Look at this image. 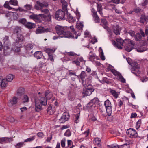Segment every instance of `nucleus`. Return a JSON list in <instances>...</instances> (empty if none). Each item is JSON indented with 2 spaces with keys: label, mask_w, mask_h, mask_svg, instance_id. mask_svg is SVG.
<instances>
[{
  "label": "nucleus",
  "mask_w": 148,
  "mask_h": 148,
  "mask_svg": "<svg viewBox=\"0 0 148 148\" xmlns=\"http://www.w3.org/2000/svg\"><path fill=\"white\" fill-rule=\"evenodd\" d=\"M126 60L127 62L129 64L133 66V67L131 69L132 73L135 74H136V73H138L139 72V66L138 64L136 62H134L133 64V65L132 64L131 62L132 60L129 58H127Z\"/></svg>",
  "instance_id": "423d86ee"
},
{
  "label": "nucleus",
  "mask_w": 148,
  "mask_h": 148,
  "mask_svg": "<svg viewBox=\"0 0 148 148\" xmlns=\"http://www.w3.org/2000/svg\"><path fill=\"white\" fill-rule=\"evenodd\" d=\"M23 40V36L20 34H18L16 39V42L18 43H19L22 42Z\"/></svg>",
  "instance_id": "b1692460"
},
{
  "label": "nucleus",
  "mask_w": 148,
  "mask_h": 148,
  "mask_svg": "<svg viewBox=\"0 0 148 148\" xmlns=\"http://www.w3.org/2000/svg\"><path fill=\"white\" fill-rule=\"evenodd\" d=\"M72 64H75L77 66H79L80 65V62L77 60H73V61L72 62Z\"/></svg>",
  "instance_id": "680f3d73"
},
{
  "label": "nucleus",
  "mask_w": 148,
  "mask_h": 148,
  "mask_svg": "<svg viewBox=\"0 0 148 148\" xmlns=\"http://www.w3.org/2000/svg\"><path fill=\"white\" fill-rule=\"evenodd\" d=\"M67 28H69V29H68V30L69 29H71L72 30L73 33V34L75 35H73V36H72L71 35V36L72 37H71V38H75V39H77V38L78 36H79L80 35V33H78L77 32L75 31V30L73 29L74 28L73 26H71L70 27Z\"/></svg>",
  "instance_id": "4468645a"
},
{
  "label": "nucleus",
  "mask_w": 148,
  "mask_h": 148,
  "mask_svg": "<svg viewBox=\"0 0 148 148\" xmlns=\"http://www.w3.org/2000/svg\"><path fill=\"white\" fill-rule=\"evenodd\" d=\"M55 28L58 34L59 35H62L61 36V37L71 38V37H72L70 32L68 31L69 28H67L66 27H63L57 25Z\"/></svg>",
  "instance_id": "f03ea898"
},
{
  "label": "nucleus",
  "mask_w": 148,
  "mask_h": 148,
  "mask_svg": "<svg viewBox=\"0 0 148 148\" xmlns=\"http://www.w3.org/2000/svg\"><path fill=\"white\" fill-rule=\"evenodd\" d=\"M83 26V25L82 23H77L76 24L77 28L79 30L82 29Z\"/></svg>",
  "instance_id": "e433bc0d"
},
{
  "label": "nucleus",
  "mask_w": 148,
  "mask_h": 148,
  "mask_svg": "<svg viewBox=\"0 0 148 148\" xmlns=\"http://www.w3.org/2000/svg\"><path fill=\"white\" fill-rule=\"evenodd\" d=\"M45 96L47 99H50L52 97V95L51 93L47 91L45 93Z\"/></svg>",
  "instance_id": "473e14b6"
},
{
  "label": "nucleus",
  "mask_w": 148,
  "mask_h": 148,
  "mask_svg": "<svg viewBox=\"0 0 148 148\" xmlns=\"http://www.w3.org/2000/svg\"><path fill=\"white\" fill-rule=\"evenodd\" d=\"M89 56L90 59L91 60H92L95 58V54L91 51L89 53Z\"/></svg>",
  "instance_id": "ea45409f"
},
{
  "label": "nucleus",
  "mask_w": 148,
  "mask_h": 148,
  "mask_svg": "<svg viewBox=\"0 0 148 148\" xmlns=\"http://www.w3.org/2000/svg\"><path fill=\"white\" fill-rule=\"evenodd\" d=\"M55 50V49L49 48H46L44 49L45 51L48 54V55H50L51 53L54 52Z\"/></svg>",
  "instance_id": "cd10ccee"
},
{
  "label": "nucleus",
  "mask_w": 148,
  "mask_h": 148,
  "mask_svg": "<svg viewBox=\"0 0 148 148\" xmlns=\"http://www.w3.org/2000/svg\"><path fill=\"white\" fill-rule=\"evenodd\" d=\"M87 75L86 72L84 71H82L80 74L77 76L78 78H80L83 81V83L84 84L83 81L84 79L87 76Z\"/></svg>",
  "instance_id": "a211bd4d"
},
{
  "label": "nucleus",
  "mask_w": 148,
  "mask_h": 148,
  "mask_svg": "<svg viewBox=\"0 0 148 148\" xmlns=\"http://www.w3.org/2000/svg\"><path fill=\"white\" fill-rule=\"evenodd\" d=\"M14 78V76L12 75H8L6 77V79L7 81L9 82H11L13 79Z\"/></svg>",
  "instance_id": "f704fd0d"
},
{
  "label": "nucleus",
  "mask_w": 148,
  "mask_h": 148,
  "mask_svg": "<svg viewBox=\"0 0 148 148\" xmlns=\"http://www.w3.org/2000/svg\"><path fill=\"white\" fill-rule=\"evenodd\" d=\"M69 118V114L67 112L64 113L62 116L59 119V121L60 123H63L67 121Z\"/></svg>",
  "instance_id": "ddd939ff"
},
{
  "label": "nucleus",
  "mask_w": 148,
  "mask_h": 148,
  "mask_svg": "<svg viewBox=\"0 0 148 148\" xmlns=\"http://www.w3.org/2000/svg\"><path fill=\"white\" fill-rule=\"evenodd\" d=\"M113 31L116 35L119 34L121 29L119 26H114L113 27Z\"/></svg>",
  "instance_id": "dca6fc26"
},
{
  "label": "nucleus",
  "mask_w": 148,
  "mask_h": 148,
  "mask_svg": "<svg viewBox=\"0 0 148 148\" xmlns=\"http://www.w3.org/2000/svg\"><path fill=\"white\" fill-rule=\"evenodd\" d=\"M7 84V81L5 79H2L0 78V86L1 88H3L6 87Z\"/></svg>",
  "instance_id": "6ab92c4d"
},
{
  "label": "nucleus",
  "mask_w": 148,
  "mask_h": 148,
  "mask_svg": "<svg viewBox=\"0 0 148 148\" xmlns=\"http://www.w3.org/2000/svg\"><path fill=\"white\" fill-rule=\"evenodd\" d=\"M26 26L29 28L31 29L35 27V25L31 22H28L26 24Z\"/></svg>",
  "instance_id": "c85d7f7f"
},
{
  "label": "nucleus",
  "mask_w": 148,
  "mask_h": 148,
  "mask_svg": "<svg viewBox=\"0 0 148 148\" xmlns=\"http://www.w3.org/2000/svg\"><path fill=\"white\" fill-rule=\"evenodd\" d=\"M55 111V108L54 107H52L51 106H49L47 109V112L50 114H53Z\"/></svg>",
  "instance_id": "aec40b11"
},
{
  "label": "nucleus",
  "mask_w": 148,
  "mask_h": 148,
  "mask_svg": "<svg viewBox=\"0 0 148 148\" xmlns=\"http://www.w3.org/2000/svg\"><path fill=\"white\" fill-rule=\"evenodd\" d=\"M9 3L8 1H6L4 5V6L5 8H7L9 10H11L12 9V8L9 5Z\"/></svg>",
  "instance_id": "79ce46f5"
},
{
  "label": "nucleus",
  "mask_w": 148,
  "mask_h": 148,
  "mask_svg": "<svg viewBox=\"0 0 148 148\" xmlns=\"http://www.w3.org/2000/svg\"><path fill=\"white\" fill-rule=\"evenodd\" d=\"M67 13V12L66 10H64V11L61 10H59L56 12L55 14L56 18L58 20L66 19V17Z\"/></svg>",
  "instance_id": "39448f33"
},
{
  "label": "nucleus",
  "mask_w": 148,
  "mask_h": 148,
  "mask_svg": "<svg viewBox=\"0 0 148 148\" xmlns=\"http://www.w3.org/2000/svg\"><path fill=\"white\" fill-rule=\"evenodd\" d=\"M23 100V102L24 103L28 102L29 101L28 97L26 95H25L24 96Z\"/></svg>",
  "instance_id": "c03bdc74"
},
{
  "label": "nucleus",
  "mask_w": 148,
  "mask_h": 148,
  "mask_svg": "<svg viewBox=\"0 0 148 148\" xmlns=\"http://www.w3.org/2000/svg\"><path fill=\"white\" fill-rule=\"evenodd\" d=\"M101 22L102 23H103L105 25L103 27L105 29L107 27V22L106 20L105 19H101Z\"/></svg>",
  "instance_id": "de8ad7c7"
},
{
  "label": "nucleus",
  "mask_w": 148,
  "mask_h": 148,
  "mask_svg": "<svg viewBox=\"0 0 148 148\" xmlns=\"http://www.w3.org/2000/svg\"><path fill=\"white\" fill-rule=\"evenodd\" d=\"M110 148H119V147L116 145H112L109 146Z\"/></svg>",
  "instance_id": "774afa93"
},
{
  "label": "nucleus",
  "mask_w": 148,
  "mask_h": 148,
  "mask_svg": "<svg viewBox=\"0 0 148 148\" xmlns=\"http://www.w3.org/2000/svg\"><path fill=\"white\" fill-rule=\"evenodd\" d=\"M93 17L95 20L96 22H98L99 20V18L97 15V12L96 11L93 12Z\"/></svg>",
  "instance_id": "c756f323"
},
{
  "label": "nucleus",
  "mask_w": 148,
  "mask_h": 148,
  "mask_svg": "<svg viewBox=\"0 0 148 148\" xmlns=\"http://www.w3.org/2000/svg\"><path fill=\"white\" fill-rule=\"evenodd\" d=\"M104 105L108 115H110L112 112V108L111 104L110 101L108 99L106 100L104 102Z\"/></svg>",
  "instance_id": "6e6552de"
},
{
  "label": "nucleus",
  "mask_w": 148,
  "mask_h": 148,
  "mask_svg": "<svg viewBox=\"0 0 148 148\" xmlns=\"http://www.w3.org/2000/svg\"><path fill=\"white\" fill-rule=\"evenodd\" d=\"M136 50L137 51L139 52H143L145 51L142 47L137 48Z\"/></svg>",
  "instance_id": "6e6d98bb"
},
{
  "label": "nucleus",
  "mask_w": 148,
  "mask_h": 148,
  "mask_svg": "<svg viewBox=\"0 0 148 148\" xmlns=\"http://www.w3.org/2000/svg\"><path fill=\"white\" fill-rule=\"evenodd\" d=\"M80 114L79 113H78L75 116V122L77 123L79 121V120H78V119L79 117Z\"/></svg>",
  "instance_id": "3c124183"
},
{
  "label": "nucleus",
  "mask_w": 148,
  "mask_h": 148,
  "mask_svg": "<svg viewBox=\"0 0 148 148\" xmlns=\"http://www.w3.org/2000/svg\"><path fill=\"white\" fill-rule=\"evenodd\" d=\"M4 53L5 54V55H7V54L5 53L6 52H5V51L8 49H9V46L6 45V43H4Z\"/></svg>",
  "instance_id": "4d7b16f0"
},
{
  "label": "nucleus",
  "mask_w": 148,
  "mask_h": 148,
  "mask_svg": "<svg viewBox=\"0 0 148 148\" xmlns=\"http://www.w3.org/2000/svg\"><path fill=\"white\" fill-rule=\"evenodd\" d=\"M142 36L139 33H137L135 36V39L136 41H140L142 39Z\"/></svg>",
  "instance_id": "72a5a7b5"
},
{
  "label": "nucleus",
  "mask_w": 148,
  "mask_h": 148,
  "mask_svg": "<svg viewBox=\"0 0 148 148\" xmlns=\"http://www.w3.org/2000/svg\"><path fill=\"white\" fill-rule=\"evenodd\" d=\"M24 89L22 88H19L17 90V96L18 98L20 97L21 96L23 93Z\"/></svg>",
  "instance_id": "5701e85b"
},
{
  "label": "nucleus",
  "mask_w": 148,
  "mask_h": 148,
  "mask_svg": "<svg viewBox=\"0 0 148 148\" xmlns=\"http://www.w3.org/2000/svg\"><path fill=\"white\" fill-rule=\"evenodd\" d=\"M66 16L67 17L66 19H69L71 22L74 21L73 17L70 14H69V15L67 14Z\"/></svg>",
  "instance_id": "8fccbe9b"
},
{
  "label": "nucleus",
  "mask_w": 148,
  "mask_h": 148,
  "mask_svg": "<svg viewBox=\"0 0 148 148\" xmlns=\"http://www.w3.org/2000/svg\"><path fill=\"white\" fill-rule=\"evenodd\" d=\"M37 135L39 138H42L43 136V134L42 132H40L37 134Z\"/></svg>",
  "instance_id": "69168bd1"
},
{
  "label": "nucleus",
  "mask_w": 148,
  "mask_h": 148,
  "mask_svg": "<svg viewBox=\"0 0 148 148\" xmlns=\"http://www.w3.org/2000/svg\"><path fill=\"white\" fill-rule=\"evenodd\" d=\"M52 30L50 28H45L43 27H39L36 31L37 34H41L47 32H51Z\"/></svg>",
  "instance_id": "9b49d317"
},
{
  "label": "nucleus",
  "mask_w": 148,
  "mask_h": 148,
  "mask_svg": "<svg viewBox=\"0 0 148 148\" xmlns=\"http://www.w3.org/2000/svg\"><path fill=\"white\" fill-rule=\"evenodd\" d=\"M94 141L95 144L98 145L99 146L101 145V141L100 138H96L94 139Z\"/></svg>",
  "instance_id": "a878e982"
},
{
  "label": "nucleus",
  "mask_w": 148,
  "mask_h": 148,
  "mask_svg": "<svg viewBox=\"0 0 148 148\" xmlns=\"http://www.w3.org/2000/svg\"><path fill=\"white\" fill-rule=\"evenodd\" d=\"M42 53L40 51L36 52L34 54V56L37 59L41 58L42 56Z\"/></svg>",
  "instance_id": "412c9836"
},
{
  "label": "nucleus",
  "mask_w": 148,
  "mask_h": 148,
  "mask_svg": "<svg viewBox=\"0 0 148 148\" xmlns=\"http://www.w3.org/2000/svg\"><path fill=\"white\" fill-rule=\"evenodd\" d=\"M20 31V28L18 27H16L15 28L14 30V33H18Z\"/></svg>",
  "instance_id": "0e129e2a"
},
{
  "label": "nucleus",
  "mask_w": 148,
  "mask_h": 148,
  "mask_svg": "<svg viewBox=\"0 0 148 148\" xmlns=\"http://www.w3.org/2000/svg\"><path fill=\"white\" fill-rule=\"evenodd\" d=\"M99 50H101V52L100 53V57L101 58V59L103 60H105V57L104 56L103 52L101 49V47H100L99 49Z\"/></svg>",
  "instance_id": "49530a36"
},
{
  "label": "nucleus",
  "mask_w": 148,
  "mask_h": 148,
  "mask_svg": "<svg viewBox=\"0 0 148 148\" xmlns=\"http://www.w3.org/2000/svg\"><path fill=\"white\" fill-rule=\"evenodd\" d=\"M141 123V121L139 120L136 123V128L137 129H138L140 127Z\"/></svg>",
  "instance_id": "5fc2aeb1"
},
{
  "label": "nucleus",
  "mask_w": 148,
  "mask_h": 148,
  "mask_svg": "<svg viewBox=\"0 0 148 148\" xmlns=\"http://www.w3.org/2000/svg\"><path fill=\"white\" fill-rule=\"evenodd\" d=\"M12 138L2 137L0 138V143H2L4 142L9 143L13 141Z\"/></svg>",
  "instance_id": "2eb2a0df"
},
{
  "label": "nucleus",
  "mask_w": 148,
  "mask_h": 148,
  "mask_svg": "<svg viewBox=\"0 0 148 148\" xmlns=\"http://www.w3.org/2000/svg\"><path fill=\"white\" fill-rule=\"evenodd\" d=\"M24 142H20L17 144L16 145V148H20L23 145Z\"/></svg>",
  "instance_id": "a18cd8bd"
},
{
  "label": "nucleus",
  "mask_w": 148,
  "mask_h": 148,
  "mask_svg": "<svg viewBox=\"0 0 148 148\" xmlns=\"http://www.w3.org/2000/svg\"><path fill=\"white\" fill-rule=\"evenodd\" d=\"M48 5V3L46 2H41L39 1H37L35 5V8L37 10H40L42 8L47 7Z\"/></svg>",
  "instance_id": "0eeeda50"
},
{
  "label": "nucleus",
  "mask_w": 148,
  "mask_h": 148,
  "mask_svg": "<svg viewBox=\"0 0 148 148\" xmlns=\"http://www.w3.org/2000/svg\"><path fill=\"white\" fill-rule=\"evenodd\" d=\"M40 10L41 12H43L45 14H48V16L50 18H51V16L50 15H49V11L48 9L42 8Z\"/></svg>",
  "instance_id": "2f4dec72"
},
{
  "label": "nucleus",
  "mask_w": 148,
  "mask_h": 148,
  "mask_svg": "<svg viewBox=\"0 0 148 148\" xmlns=\"http://www.w3.org/2000/svg\"><path fill=\"white\" fill-rule=\"evenodd\" d=\"M97 11L99 12V14L100 15L102 16H103V13L102 12V6L101 4L99 3H97Z\"/></svg>",
  "instance_id": "393cba45"
},
{
  "label": "nucleus",
  "mask_w": 148,
  "mask_h": 148,
  "mask_svg": "<svg viewBox=\"0 0 148 148\" xmlns=\"http://www.w3.org/2000/svg\"><path fill=\"white\" fill-rule=\"evenodd\" d=\"M29 18L34 20L35 21H40V17H39L38 15L33 14L30 15Z\"/></svg>",
  "instance_id": "f3484780"
},
{
  "label": "nucleus",
  "mask_w": 148,
  "mask_h": 148,
  "mask_svg": "<svg viewBox=\"0 0 148 148\" xmlns=\"http://www.w3.org/2000/svg\"><path fill=\"white\" fill-rule=\"evenodd\" d=\"M14 104H15L13 102L12 100H10L8 102V106L10 107L12 106Z\"/></svg>",
  "instance_id": "052dcab7"
},
{
  "label": "nucleus",
  "mask_w": 148,
  "mask_h": 148,
  "mask_svg": "<svg viewBox=\"0 0 148 148\" xmlns=\"http://www.w3.org/2000/svg\"><path fill=\"white\" fill-rule=\"evenodd\" d=\"M71 132L69 130H67L64 134V135L66 136L69 137L71 135Z\"/></svg>",
  "instance_id": "37998d69"
},
{
  "label": "nucleus",
  "mask_w": 148,
  "mask_h": 148,
  "mask_svg": "<svg viewBox=\"0 0 148 148\" xmlns=\"http://www.w3.org/2000/svg\"><path fill=\"white\" fill-rule=\"evenodd\" d=\"M35 110L38 112L42 109V105L46 106L47 104L46 99L44 97L36 98L35 99Z\"/></svg>",
  "instance_id": "7ed1b4c3"
},
{
  "label": "nucleus",
  "mask_w": 148,
  "mask_h": 148,
  "mask_svg": "<svg viewBox=\"0 0 148 148\" xmlns=\"http://www.w3.org/2000/svg\"><path fill=\"white\" fill-rule=\"evenodd\" d=\"M61 145L62 147H64L65 146V140H61Z\"/></svg>",
  "instance_id": "338daca9"
},
{
  "label": "nucleus",
  "mask_w": 148,
  "mask_h": 148,
  "mask_svg": "<svg viewBox=\"0 0 148 148\" xmlns=\"http://www.w3.org/2000/svg\"><path fill=\"white\" fill-rule=\"evenodd\" d=\"M116 42L115 41H112L113 44L115 47L122 49L123 44L125 42L126 44L124 47L125 50L128 52L130 51L134 48L135 44L134 42L130 39L125 40H123L121 38H118L116 39Z\"/></svg>",
  "instance_id": "f257e3e1"
},
{
  "label": "nucleus",
  "mask_w": 148,
  "mask_h": 148,
  "mask_svg": "<svg viewBox=\"0 0 148 148\" xmlns=\"http://www.w3.org/2000/svg\"><path fill=\"white\" fill-rule=\"evenodd\" d=\"M119 148H130V145L128 144H125L120 146Z\"/></svg>",
  "instance_id": "09e8293b"
},
{
  "label": "nucleus",
  "mask_w": 148,
  "mask_h": 148,
  "mask_svg": "<svg viewBox=\"0 0 148 148\" xmlns=\"http://www.w3.org/2000/svg\"><path fill=\"white\" fill-rule=\"evenodd\" d=\"M9 3L11 5H17L18 4V2L16 0H10Z\"/></svg>",
  "instance_id": "58836bf2"
},
{
  "label": "nucleus",
  "mask_w": 148,
  "mask_h": 148,
  "mask_svg": "<svg viewBox=\"0 0 148 148\" xmlns=\"http://www.w3.org/2000/svg\"><path fill=\"white\" fill-rule=\"evenodd\" d=\"M89 134V130H88L86 131H85L84 133H83L81 135L84 137V138H81V139H82V140H83V139L84 138H85L86 139L87 138V137L88 136Z\"/></svg>",
  "instance_id": "7c9ffc66"
},
{
  "label": "nucleus",
  "mask_w": 148,
  "mask_h": 148,
  "mask_svg": "<svg viewBox=\"0 0 148 148\" xmlns=\"http://www.w3.org/2000/svg\"><path fill=\"white\" fill-rule=\"evenodd\" d=\"M148 20V16H146L145 15H142L140 17V22L142 23H144L145 22H147Z\"/></svg>",
  "instance_id": "4be33fe9"
},
{
  "label": "nucleus",
  "mask_w": 148,
  "mask_h": 148,
  "mask_svg": "<svg viewBox=\"0 0 148 148\" xmlns=\"http://www.w3.org/2000/svg\"><path fill=\"white\" fill-rule=\"evenodd\" d=\"M4 53L5 54V55H7V54L5 53L6 52H5V51L8 49H9V46L6 45V43H4Z\"/></svg>",
  "instance_id": "13d9d810"
},
{
  "label": "nucleus",
  "mask_w": 148,
  "mask_h": 148,
  "mask_svg": "<svg viewBox=\"0 0 148 148\" xmlns=\"http://www.w3.org/2000/svg\"><path fill=\"white\" fill-rule=\"evenodd\" d=\"M126 133L128 136L132 138L136 137L138 136L137 132L132 128H130L127 130Z\"/></svg>",
  "instance_id": "1a4fd4ad"
},
{
  "label": "nucleus",
  "mask_w": 148,
  "mask_h": 148,
  "mask_svg": "<svg viewBox=\"0 0 148 148\" xmlns=\"http://www.w3.org/2000/svg\"><path fill=\"white\" fill-rule=\"evenodd\" d=\"M6 16L10 17V19L14 20H16L18 17V15L17 13L11 12H9L6 14Z\"/></svg>",
  "instance_id": "f8f14e48"
},
{
  "label": "nucleus",
  "mask_w": 148,
  "mask_h": 148,
  "mask_svg": "<svg viewBox=\"0 0 148 148\" xmlns=\"http://www.w3.org/2000/svg\"><path fill=\"white\" fill-rule=\"evenodd\" d=\"M33 47V46L32 44H29L27 46V50H30L32 49Z\"/></svg>",
  "instance_id": "bf43d9fd"
},
{
  "label": "nucleus",
  "mask_w": 148,
  "mask_h": 148,
  "mask_svg": "<svg viewBox=\"0 0 148 148\" xmlns=\"http://www.w3.org/2000/svg\"><path fill=\"white\" fill-rule=\"evenodd\" d=\"M19 21L23 24H25L26 23V21L25 19H21L19 20Z\"/></svg>",
  "instance_id": "e2e57ef3"
},
{
  "label": "nucleus",
  "mask_w": 148,
  "mask_h": 148,
  "mask_svg": "<svg viewBox=\"0 0 148 148\" xmlns=\"http://www.w3.org/2000/svg\"><path fill=\"white\" fill-rule=\"evenodd\" d=\"M24 8L27 10H30L32 8V6L29 4H27L24 6Z\"/></svg>",
  "instance_id": "864d4df0"
},
{
  "label": "nucleus",
  "mask_w": 148,
  "mask_h": 148,
  "mask_svg": "<svg viewBox=\"0 0 148 148\" xmlns=\"http://www.w3.org/2000/svg\"><path fill=\"white\" fill-rule=\"evenodd\" d=\"M67 144L69 148H73L74 147L73 143L71 140H67Z\"/></svg>",
  "instance_id": "c9c22d12"
},
{
  "label": "nucleus",
  "mask_w": 148,
  "mask_h": 148,
  "mask_svg": "<svg viewBox=\"0 0 148 148\" xmlns=\"http://www.w3.org/2000/svg\"><path fill=\"white\" fill-rule=\"evenodd\" d=\"M107 69L108 70L111 71L115 76H117L119 80L124 83L125 82V79L121 74L119 72L114 69V67L110 65H109L108 66Z\"/></svg>",
  "instance_id": "20e7f679"
},
{
  "label": "nucleus",
  "mask_w": 148,
  "mask_h": 148,
  "mask_svg": "<svg viewBox=\"0 0 148 148\" xmlns=\"http://www.w3.org/2000/svg\"><path fill=\"white\" fill-rule=\"evenodd\" d=\"M90 101L95 106V104L99 103V100L97 98H95L91 100Z\"/></svg>",
  "instance_id": "4c0bfd02"
},
{
  "label": "nucleus",
  "mask_w": 148,
  "mask_h": 148,
  "mask_svg": "<svg viewBox=\"0 0 148 148\" xmlns=\"http://www.w3.org/2000/svg\"><path fill=\"white\" fill-rule=\"evenodd\" d=\"M95 107V106L94 105L93 103H92L90 101L88 104L87 106V107L88 108H90L92 107Z\"/></svg>",
  "instance_id": "603ef678"
},
{
  "label": "nucleus",
  "mask_w": 148,
  "mask_h": 148,
  "mask_svg": "<svg viewBox=\"0 0 148 148\" xmlns=\"http://www.w3.org/2000/svg\"><path fill=\"white\" fill-rule=\"evenodd\" d=\"M110 92L113 95V96L114 97L116 98L118 97V96L120 94V93L119 92H116L114 90H111Z\"/></svg>",
  "instance_id": "bb28decb"
},
{
  "label": "nucleus",
  "mask_w": 148,
  "mask_h": 148,
  "mask_svg": "<svg viewBox=\"0 0 148 148\" xmlns=\"http://www.w3.org/2000/svg\"><path fill=\"white\" fill-rule=\"evenodd\" d=\"M94 91L92 87L90 85L88 86L87 88L84 89L83 93L86 95H90Z\"/></svg>",
  "instance_id": "9d476101"
},
{
  "label": "nucleus",
  "mask_w": 148,
  "mask_h": 148,
  "mask_svg": "<svg viewBox=\"0 0 148 148\" xmlns=\"http://www.w3.org/2000/svg\"><path fill=\"white\" fill-rule=\"evenodd\" d=\"M35 138V136H34L29 138L25 139L24 141V142H31L34 140Z\"/></svg>",
  "instance_id": "a19ab883"
}]
</instances>
